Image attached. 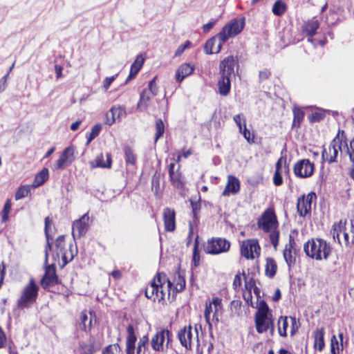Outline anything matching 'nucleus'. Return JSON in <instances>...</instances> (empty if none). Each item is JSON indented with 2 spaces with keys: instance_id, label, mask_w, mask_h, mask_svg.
I'll list each match as a JSON object with an SVG mask.
<instances>
[{
  "instance_id": "47",
  "label": "nucleus",
  "mask_w": 354,
  "mask_h": 354,
  "mask_svg": "<svg viewBox=\"0 0 354 354\" xmlns=\"http://www.w3.org/2000/svg\"><path fill=\"white\" fill-rule=\"evenodd\" d=\"M270 240L274 248V249H277V247L279 244V232L277 229L273 230L272 231H270Z\"/></svg>"
},
{
  "instance_id": "55",
  "label": "nucleus",
  "mask_w": 354,
  "mask_h": 354,
  "mask_svg": "<svg viewBox=\"0 0 354 354\" xmlns=\"http://www.w3.org/2000/svg\"><path fill=\"white\" fill-rule=\"evenodd\" d=\"M156 77H153L149 82V85H148L149 88L147 89L149 91V93H151V95L153 96H156L158 94V87L156 84Z\"/></svg>"
},
{
  "instance_id": "54",
  "label": "nucleus",
  "mask_w": 354,
  "mask_h": 354,
  "mask_svg": "<svg viewBox=\"0 0 354 354\" xmlns=\"http://www.w3.org/2000/svg\"><path fill=\"white\" fill-rule=\"evenodd\" d=\"M301 196H304V203L308 207V209L310 211L313 198H316V195H315V192H311L309 194H308L307 195L304 194Z\"/></svg>"
},
{
  "instance_id": "11",
  "label": "nucleus",
  "mask_w": 354,
  "mask_h": 354,
  "mask_svg": "<svg viewBox=\"0 0 354 354\" xmlns=\"http://www.w3.org/2000/svg\"><path fill=\"white\" fill-rule=\"evenodd\" d=\"M259 227L266 232L277 229L278 223L274 212L266 211L258 223Z\"/></svg>"
},
{
  "instance_id": "52",
  "label": "nucleus",
  "mask_w": 354,
  "mask_h": 354,
  "mask_svg": "<svg viewBox=\"0 0 354 354\" xmlns=\"http://www.w3.org/2000/svg\"><path fill=\"white\" fill-rule=\"evenodd\" d=\"M339 343L336 336L333 335L330 339V352L331 354H337L339 351Z\"/></svg>"
},
{
  "instance_id": "30",
  "label": "nucleus",
  "mask_w": 354,
  "mask_h": 354,
  "mask_svg": "<svg viewBox=\"0 0 354 354\" xmlns=\"http://www.w3.org/2000/svg\"><path fill=\"white\" fill-rule=\"evenodd\" d=\"M293 115L292 128L299 127L304 116V112L300 108L295 107L293 109Z\"/></svg>"
},
{
  "instance_id": "23",
  "label": "nucleus",
  "mask_w": 354,
  "mask_h": 354,
  "mask_svg": "<svg viewBox=\"0 0 354 354\" xmlns=\"http://www.w3.org/2000/svg\"><path fill=\"white\" fill-rule=\"evenodd\" d=\"M218 35L208 39L204 46V50L206 54L218 53Z\"/></svg>"
},
{
  "instance_id": "43",
  "label": "nucleus",
  "mask_w": 354,
  "mask_h": 354,
  "mask_svg": "<svg viewBox=\"0 0 354 354\" xmlns=\"http://www.w3.org/2000/svg\"><path fill=\"white\" fill-rule=\"evenodd\" d=\"M55 246L57 249V254L59 256V253H63L65 249V236L60 235L59 236L55 241Z\"/></svg>"
},
{
  "instance_id": "8",
  "label": "nucleus",
  "mask_w": 354,
  "mask_h": 354,
  "mask_svg": "<svg viewBox=\"0 0 354 354\" xmlns=\"http://www.w3.org/2000/svg\"><path fill=\"white\" fill-rule=\"evenodd\" d=\"M260 246L256 239H248L242 243L241 246V254L247 259H253L254 253L257 256L260 254Z\"/></svg>"
},
{
  "instance_id": "18",
  "label": "nucleus",
  "mask_w": 354,
  "mask_h": 354,
  "mask_svg": "<svg viewBox=\"0 0 354 354\" xmlns=\"http://www.w3.org/2000/svg\"><path fill=\"white\" fill-rule=\"evenodd\" d=\"M127 337L126 343L127 354H134L135 344L137 341V337L135 334L134 328L132 324H129L127 328Z\"/></svg>"
},
{
  "instance_id": "12",
  "label": "nucleus",
  "mask_w": 354,
  "mask_h": 354,
  "mask_svg": "<svg viewBox=\"0 0 354 354\" xmlns=\"http://www.w3.org/2000/svg\"><path fill=\"white\" fill-rule=\"evenodd\" d=\"M89 217L88 213L84 214L80 218L75 221L73 223V236L80 238L84 235L88 230Z\"/></svg>"
},
{
  "instance_id": "31",
  "label": "nucleus",
  "mask_w": 354,
  "mask_h": 354,
  "mask_svg": "<svg viewBox=\"0 0 354 354\" xmlns=\"http://www.w3.org/2000/svg\"><path fill=\"white\" fill-rule=\"evenodd\" d=\"M176 285L174 288V292H180L185 288V279L184 275L180 272H177V277H175L174 280Z\"/></svg>"
},
{
  "instance_id": "64",
  "label": "nucleus",
  "mask_w": 354,
  "mask_h": 354,
  "mask_svg": "<svg viewBox=\"0 0 354 354\" xmlns=\"http://www.w3.org/2000/svg\"><path fill=\"white\" fill-rule=\"evenodd\" d=\"M270 75V72L268 69L260 71L259 74V82H263L267 80Z\"/></svg>"
},
{
  "instance_id": "57",
  "label": "nucleus",
  "mask_w": 354,
  "mask_h": 354,
  "mask_svg": "<svg viewBox=\"0 0 354 354\" xmlns=\"http://www.w3.org/2000/svg\"><path fill=\"white\" fill-rule=\"evenodd\" d=\"M140 71V70L139 69V68H137L135 65H133L132 64L131 66L129 75L125 81V84H127L131 80L133 79L136 76V75L139 73Z\"/></svg>"
},
{
  "instance_id": "45",
  "label": "nucleus",
  "mask_w": 354,
  "mask_h": 354,
  "mask_svg": "<svg viewBox=\"0 0 354 354\" xmlns=\"http://www.w3.org/2000/svg\"><path fill=\"white\" fill-rule=\"evenodd\" d=\"M11 209V203L10 200H7L4 204L3 210L1 211V222L5 223L8 220V214Z\"/></svg>"
},
{
  "instance_id": "33",
  "label": "nucleus",
  "mask_w": 354,
  "mask_h": 354,
  "mask_svg": "<svg viewBox=\"0 0 354 354\" xmlns=\"http://www.w3.org/2000/svg\"><path fill=\"white\" fill-rule=\"evenodd\" d=\"M297 209L300 216H305L308 213L310 212L308 207L305 204L304 201V196H301L297 200Z\"/></svg>"
},
{
  "instance_id": "46",
  "label": "nucleus",
  "mask_w": 354,
  "mask_h": 354,
  "mask_svg": "<svg viewBox=\"0 0 354 354\" xmlns=\"http://www.w3.org/2000/svg\"><path fill=\"white\" fill-rule=\"evenodd\" d=\"M269 307L264 300H261L257 306V311L255 315H268Z\"/></svg>"
},
{
  "instance_id": "51",
  "label": "nucleus",
  "mask_w": 354,
  "mask_h": 354,
  "mask_svg": "<svg viewBox=\"0 0 354 354\" xmlns=\"http://www.w3.org/2000/svg\"><path fill=\"white\" fill-rule=\"evenodd\" d=\"M325 117V114L319 112H315L308 115L309 121L311 123L317 122L322 120Z\"/></svg>"
},
{
  "instance_id": "58",
  "label": "nucleus",
  "mask_w": 354,
  "mask_h": 354,
  "mask_svg": "<svg viewBox=\"0 0 354 354\" xmlns=\"http://www.w3.org/2000/svg\"><path fill=\"white\" fill-rule=\"evenodd\" d=\"M256 286L255 280L253 277L248 278L245 277V288L249 292H251V290Z\"/></svg>"
},
{
  "instance_id": "36",
  "label": "nucleus",
  "mask_w": 354,
  "mask_h": 354,
  "mask_svg": "<svg viewBox=\"0 0 354 354\" xmlns=\"http://www.w3.org/2000/svg\"><path fill=\"white\" fill-rule=\"evenodd\" d=\"M111 115L115 118V120L117 119L120 120L122 118L125 117L126 111L124 108L121 106H113L111 108Z\"/></svg>"
},
{
  "instance_id": "32",
  "label": "nucleus",
  "mask_w": 354,
  "mask_h": 354,
  "mask_svg": "<svg viewBox=\"0 0 354 354\" xmlns=\"http://www.w3.org/2000/svg\"><path fill=\"white\" fill-rule=\"evenodd\" d=\"M286 9V3L282 0H277L272 6V12L276 16H281Z\"/></svg>"
},
{
  "instance_id": "15",
  "label": "nucleus",
  "mask_w": 354,
  "mask_h": 354,
  "mask_svg": "<svg viewBox=\"0 0 354 354\" xmlns=\"http://www.w3.org/2000/svg\"><path fill=\"white\" fill-rule=\"evenodd\" d=\"M168 334V330L163 329L158 331L151 340L152 348L156 351H162L164 349L163 343Z\"/></svg>"
},
{
  "instance_id": "6",
  "label": "nucleus",
  "mask_w": 354,
  "mask_h": 354,
  "mask_svg": "<svg viewBox=\"0 0 354 354\" xmlns=\"http://www.w3.org/2000/svg\"><path fill=\"white\" fill-rule=\"evenodd\" d=\"M230 248V242L224 238H212L204 245V251L207 254H218L227 252Z\"/></svg>"
},
{
  "instance_id": "17",
  "label": "nucleus",
  "mask_w": 354,
  "mask_h": 354,
  "mask_svg": "<svg viewBox=\"0 0 354 354\" xmlns=\"http://www.w3.org/2000/svg\"><path fill=\"white\" fill-rule=\"evenodd\" d=\"M194 69V65L190 63L181 64L176 71L175 77L176 82H181L186 77L192 74Z\"/></svg>"
},
{
  "instance_id": "21",
  "label": "nucleus",
  "mask_w": 354,
  "mask_h": 354,
  "mask_svg": "<svg viewBox=\"0 0 354 354\" xmlns=\"http://www.w3.org/2000/svg\"><path fill=\"white\" fill-rule=\"evenodd\" d=\"M95 165L93 162H91L92 167H102V168H111L112 164V158L110 153H106V161L104 160V156L102 153L97 156L95 160Z\"/></svg>"
},
{
  "instance_id": "41",
  "label": "nucleus",
  "mask_w": 354,
  "mask_h": 354,
  "mask_svg": "<svg viewBox=\"0 0 354 354\" xmlns=\"http://www.w3.org/2000/svg\"><path fill=\"white\" fill-rule=\"evenodd\" d=\"M81 322L80 324V326L82 330L86 331L87 328L90 329L91 328L92 324V318L90 317L88 320V317L86 313H82L80 317Z\"/></svg>"
},
{
  "instance_id": "26",
  "label": "nucleus",
  "mask_w": 354,
  "mask_h": 354,
  "mask_svg": "<svg viewBox=\"0 0 354 354\" xmlns=\"http://www.w3.org/2000/svg\"><path fill=\"white\" fill-rule=\"evenodd\" d=\"M346 221H339L337 223H334L333 227L330 230V234L333 235V239H337L338 242H339V234L341 232H344L346 230Z\"/></svg>"
},
{
  "instance_id": "37",
  "label": "nucleus",
  "mask_w": 354,
  "mask_h": 354,
  "mask_svg": "<svg viewBox=\"0 0 354 354\" xmlns=\"http://www.w3.org/2000/svg\"><path fill=\"white\" fill-rule=\"evenodd\" d=\"M161 174L160 172L156 171L152 176L151 179V189L155 192V194H158L160 190V180Z\"/></svg>"
},
{
  "instance_id": "20",
  "label": "nucleus",
  "mask_w": 354,
  "mask_h": 354,
  "mask_svg": "<svg viewBox=\"0 0 354 354\" xmlns=\"http://www.w3.org/2000/svg\"><path fill=\"white\" fill-rule=\"evenodd\" d=\"M270 320H272L268 315H255L256 330L259 333L266 332L269 328Z\"/></svg>"
},
{
  "instance_id": "56",
  "label": "nucleus",
  "mask_w": 354,
  "mask_h": 354,
  "mask_svg": "<svg viewBox=\"0 0 354 354\" xmlns=\"http://www.w3.org/2000/svg\"><path fill=\"white\" fill-rule=\"evenodd\" d=\"M233 120L236 123V126L239 127V131H242V128L243 127V120H245L242 113L235 115L233 117Z\"/></svg>"
},
{
  "instance_id": "40",
  "label": "nucleus",
  "mask_w": 354,
  "mask_h": 354,
  "mask_svg": "<svg viewBox=\"0 0 354 354\" xmlns=\"http://www.w3.org/2000/svg\"><path fill=\"white\" fill-rule=\"evenodd\" d=\"M165 132V125L162 120L158 118L156 120V135L155 142L163 135Z\"/></svg>"
},
{
  "instance_id": "5",
  "label": "nucleus",
  "mask_w": 354,
  "mask_h": 354,
  "mask_svg": "<svg viewBox=\"0 0 354 354\" xmlns=\"http://www.w3.org/2000/svg\"><path fill=\"white\" fill-rule=\"evenodd\" d=\"M39 287L33 278H31L24 289L21 296L17 301L19 308L28 307L29 304L34 303L38 296Z\"/></svg>"
},
{
  "instance_id": "9",
  "label": "nucleus",
  "mask_w": 354,
  "mask_h": 354,
  "mask_svg": "<svg viewBox=\"0 0 354 354\" xmlns=\"http://www.w3.org/2000/svg\"><path fill=\"white\" fill-rule=\"evenodd\" d=\"M314 164L308 159L298 161L294 166V173L299 178H308L313 175Z\"/></svg>"
},
{
  "instance_id": "34",
  "label": "nucleus",
  "mask_w": 354,
  "mask_h": 354,
  "mask_svg": "<svg viewBox=\"0 0 354 354\" xmlns=\"http://www.w3.org/2000/svg\"><path fill=\"white\" fill-rule=\"evenodd\" d=\"M32 187V186L28 185L21 186L15 193V200L18 201L27 196L28 194L30 192Z\"/></svg>"
},
{
  "instance_id": "39",
  "label": "nucleus",
  "mask_w": 354,
  "mask_h": 354,
  "mask_svg": "<svg viewBox=\"0 0 354 354\" xmlns=\"http://www.w3.org/2000/svg\"><path fill=\"white\" fill-rule=\"evenodd\" d=\"M283 258L288 266L290 268L295 263V257L292 254V250L290 248H288V245L286 246V248L283 250Z\"/></svg>"
},
{
  "instance_id": "60",
  "label": "nucleus",
  "mask_w": 354,
  "mask_h": 354,
  "mask_svg": "<svg viewBox=\"0 0 354 354\" xmlns=\"http://www.w3.org/2000/svg\"><path fill=\"white\" fill-rule=\"evenodd\" d=\"M273 183L276 186H279L283 183L282 176L279 171H275L273 177Z\"/></svg>"
},
{
  "instance_id": "22",
  "label": "nucleus",
  "mask_w": 354,
  "mask_h": 354,
  "mask_svg": "<svg viewBox=\"0 0 354 354\" xmlns=\"http://www.w3.org/2000/svg\"><path fill=\"white\" fill-rule=\"evenodd\" d=\"M314 347L322 351L325 346L324 343V328L323 327L317 328L314 332Z\"/></svg>"
},
{
  "instance_id": "50",
  "label": "nucleus",
  "mask_w": 354,
  "mask_h": 354,
  "mask_svg": "<svg viewBox=\"0 0 354 354\" xmlns=\"http://www.w3.org/2000/svg\"><path fill=\"white\" fill-rule=\"evenodd\" d=\"M240 133L243 135V136L245 138V139L248 142H253V135L251 134L250 131L247 129L246 128V124H245V120H243V127L242 128V131H240Z\"/></svg>"
},
{
  "instance_id": "59",
  "label": "nucleus",
  "mask_w": 354,
  "mask_h": 354,
  "mask_svg": "<svg viewBox=\"0 0 354 354\" xmlns=\"http://www.w3.org/2000/svg\"><path fill=\"white\" fill-rule=\"evenodd\" d=\"M241 274L238 273L235 275L234 281H233V288L235 290H239L241 287Z\"/></svg>"
},
{
  "instance_id": "38",
  "label": "nucleus",
  "mask_w": 354,
  "mask_h": 354,
  "mask_svg": "<svg viewBox=\"0 0 354 354\" xmlns=\"http://www.w3.org/2000/svg\"><path fill=\"white\" fill-rule=\"evenodd\" d=\"M288 318L287 317H280L279 318V328H278V330H279V333L281 336L282 337H286L287 336V333H286V330H287V328H288Z\"/></svg>"
},
{
  "instance_id": "35",
  "label": "nucleus",
  "mask_w": 354,
  "mask_h": 354,
  "mask_svg": "<svg viewBox=\"0 0 354 354\" xmlns=\"http://www.w3.org/2000/svg\"><path fill=\"white\" fill-rule=\"evenodd\" d=\"M125 162L127 165H135L136 162V156L131 147L127 146L124 148Z\"/></svg>"
},
{
  "instance_id": "7",
  "label": "nucleus",
  "mask_w": 354,
  "mask_h": 354,
  "mask_svg": "<svg viewBox=\"0 0 354 354\" xmlns=\"http://www.w3.org/2000/svg\"><path fill=\"white\" fill-rule=\"evenodd\" d=\"M340 133V130H339L338 134L335 136V138L332 140L328 147L330 157L328 158V155L326 149H324L322 157L324 161H327L328 163H331L336 161V158L338 154V151L342 150V147L344 145V139L343 138H340L339 134Z\"/></svg>"
},
{
  "instance_id": "13",
  "label": "nucleus",
  "mask_w": 354,
  "mask_h": 354,
  "mask_svg": "<svg viewBox=\"0 0 354 354\" xmlns=\"http://www.w3.org/2000/svg\"><path fill=\"white\" fill-rule=\"evenodd\" d=\"M75 148L73 146L66 147L56 162V169H63L69 165L75 160Z\"/></svg>"
},
{
  "instance_id": "27",
  "label": "nucleus",
  "mask_w": 354,
  "mask_h": 354,
  "mask_svg": "<svg viewBox=\"0 0 354 354\" xmlns=\"http://www.w3.org/2000/svg\"><path fill=\"white\" fill-rule=\"evenodd\" d=\"M319 27V23L317 20L308 21L303 28V32L307 36L311 37L315 35Z\"/></svg>"
},
{
  "instance_id": "10",
  "label": "nucleus",
  "mask_w": 354,
  "mask_h": 354,
  "mask_svg": "<svg viewBox=\"0 0 354 354\" xmlns=\"http://www.w3.org/2000/svg\"><path fill=\"white\" fill-rule=\"evenodd\" d=\"M60 281L56 274L55 266L54 264L46 265L45 273L41 279V286L46 289L50 286L59 284Z\"/></svg>"
},
{
  "instance_id": "4",
  "label": "nucleus",
  "mask_w": 354,
  "mask_h": 354,
  "mask_svg": "<svg viewBox=\"0 0 354 354\" xmlns=\"http://www.w3.org/2000/svg\"><path fill=\"white\" fill-rule=\"evenodd\" d=\"M245 26V18L234 19L227 24L218 34V50H221L223 44L230 37L239 34Z\"/></svg>"
},
{
  "instance_id": "49",
  "label": "nucleus",
  "mask_w": 354,
  "mask_h": 354,
  "mask_svg": "<svg viewBox=\"0 0 354 354\" xmlns=\"http://www.w3.org/2000/svg\"><path fill=\"white\" fill-rule=\"evenodd\" d=\"M344 146L346 147L347 153L349 156L350 160L354 164V138L350 142V147H348L346 138H344Z\"/></svg>"
},
{
  "instance_id": "14",
  "label": "nucleus",
  "mask_w": 354,
  "mask_h": 354,
  "mask_svg": "<svg viewBox=\"0 0 354 354\" xmlns=\"http://www.w3.org/2000/svg\"><path fill=\"white\" fill-rule=\"evenodd\" d=\"M193 337L192 328L191 326H185L178 333V337L183 346L186 349H192V339Z\"/></svg>"
},
{
  "instance_id": "53",
  "label": "nucleus",
  "mask_w": 354,
  "mask_h": 354,
  "mask_svg": "<svg viewBox=\"0 0 354 354\" xmlns=\"http://www.w3.org/2000/svg\"><path fill=\"white\" fill-rule=\"evenodd\" d=\"M82 354H93L95 351L93 344H87L84 342L80 344Z\"/></svg>"
},
{
  "instance_id": "63",
  "label": "nucleus",
  "mask_w": 354,
  "mask_h": 354,
  "mask_svg": "<svg viewBox=\"0 0 354 354\" xmlns=\"http://www.w3.org/2000/svg\"><path fill=\"white\" fill-rule=\"evenodd\" d=\"M118 76V74L113 75L111 77H106L103 82V86L105 90H107L111 83L115 80V77Z\"/></svg>"
},
{
  "instance_id": "48",
  "label": "nucleus",
  "mask_w": 354,
  "mask_h": 354,
  "mask_svg": "<svg viewBox=\"0 0 354 354\" xmlns=\"http://www.w3.org/2000/svg\"><path fill=\"white\" fill-rule=\"evenodd\" d=\"M198 236L196 238L194 241V245L193 248V261L195 266H197L199 264L200 261V254L199 251L198 250Z\"/></svg>"
},
{
  "instance_id": "25",
  "label": "nucleus",
  "mask_w": 354,
  "mask_h": 354,
  "mask_svg": "<svg viewBox=\"0 0 354 354\" xmlns=\"http://www.w3.org/2000/svg\"><path fill=\"white\" fill-rule=\"evenodd\" d=\"M45 226H44V233L46 238V245L45 247V264H47L48 259V250H50L52 248V243L50 242V235L48 232V226L50 223V220L48 216L46 217L44 219Z\"/></svg>"
},
{
  "instance_id": "62",
  "label": "nucleus",
  "mask_w": 354,
  "mask_h": 354,
  "mask_svg": "<svg viewBox=\"0 0 354 354\" xmlns=\"http://www.w3.org/2000/svg\"><path fill=\"white\" fill-rule=\"evenodd\" d=\"M190 45H191V42L189 41H186L183 45H180V46H178V48H177V50L175 53V55L176 56L180 55L186 48L189 47Z\"/></svg>"
},
{
  "instance_id": "16",
  "label": "nucleus",
  "mask_w": 354,
  "mask_h": 354,
  "mask_svg": "<svg viewBox=\"0 0 354 354\" xmlns=\"http://www.w3.org/2000/svg\"><path fill=\"white\" fill-rule=\"evenodd\" d=\"M175 211L169 207L164 209L163 218L165 230L168 232H173L176 229Z\"/></svg>"
},
{
  "instance_id": "29",
  "label": "nucleus",
  "mask_w": 354,
  "mask_h": 354,
  "mask_svg": "<svg viewBox=\"0 0 354 354\" xmlns=\"http://www.w3.org/2000/svg\"><path fill=\"white\" fill-rule=\"evenodd\" d=\"M277 269V263L274 259L267 258L266 265V275L272 279L274 277Z\"/></svg>"
},
{
  "instance_id": "24",
  "label": "nucleus",
  "mask_w": 354,
  "mask_h": 354,
  "mask_svg": "<svg viewBox=\"0 0 354 354\" xmlns=\"http://www.w3.org/2000/svg\"><path fill=\"white\" fill-rule=\"evenodd\" d=\"M153 97L149 91L145 88L140 95V100L138 103L137 109H140V110H146L148 107V102L151 100V99Z\"/></svg>"
},
{
  "instance_id": "42",
  "label": "nucleus",
  "mask_w": 354,
  "mask_h": 354,
  "mask_svg": "<svg viewBox=\"0 0 354 354\" xmlns=\"http://www.w3.org/2000/svg\"><path fill=\"white\" fill-rule=\"evenodd\" d=\"M101 129V124H96L92 127L91 133H89L88 136H87V145L99 135Z\"/></svg>"
},
{
  "instance_id": "19",
  "label": "nucleus",
  "mask_w": 354,
  "mask_h": 354,
  "mask_svg": "<svg viewBox=\"0 0 354 354\" xmlns=\"http://www.w3.org/2000/svg\"><path fill=\"white\" fill-rule=\"evenodd\" d=\"M240 189V182L239 179L233 176H229L227 183L223 192V196H229L230 194H235Z\"/></svg>"
},
{
  "instance_id": "28",
  "label": "nucleus",
  "mask_w": 354,
  "mask_h": 354,
  "mask_svg": "<svg viewBox=\"0 0 354 354\" xmlns=\"http://www.w3.org/2000/svg\"><path fill=\"white\" fill-rule=\"evenodd\" d=\"M48 178V170L46 168H44L39 171L35 177L32 183L33 187H37L44 183Z\"/></svg>"
},
{
  "instance_id": "61",
  "label": "nucleus",
  "mask_w": 354,
  "mask_h": 354,
  "mask_svg": "<svg viewBox=\"0 0 354 354\" xmlns=\"http://www.w3.org/2000/svg\"><path fill=\"white\" fill-rule=\"evenodd\" d=\"M115 122V118L111 115V111L109 110L105 115L104 123L109 126L112 125Z\"/></svg>"
},
{
  "instance_id": "3",
  "label": "nucleus",
  "mask_w": 354,
  "mask_h": 354,
  "mask_svg": "<svg viewBox=\"0 0 354 354\" xmlns=\"http://www.w3.org/2000/svg\"><path fill=\"white\" fill-rule=\"evenodd\" d=\"M165 282H167V290L169 295L170 290L173 286L172 283L169 280L165 273H158L151 282V284L145 289L146 297L152 299L153 301L156 299H158V302L163 300L165 297V292L162 290V286Z\"/></svg>"
},
{
  "instance_id": "1",
  "label": "nucleus",
  "mask_w": 354,
  "mask_h": 354,
  "mask_svg": "<svg viewBox=\"0 0 354 354\" xmlns=\"http://www.w3.org/2000/svg\"><path fill=\"white\" fill-rule=\"evenodd\" d=\"M238 65L237 60L232 55L223 59L219 64L218 92L222 96L227 95L231 89V78L234 76V66Z\"/></svg>"
},
{
  "instance_id": "2",
  "label": "nucleus",
  "mask_w": 354,
  "mask_h": 354,
  "mask_svg": "<svg viewBox=\"0 0 354 354\" xmlns=\"http://www.w3.org/2000/svg\"><path fill=\"white\" fill-rule=\"evenodd\" d=\"M304 251L306 256L313 259L326 260L331 254L332 247L323 239L313 238L304 243Z\"/></svg>"
},
{
  "instance_id": "44",
  "label": "nucleus",
  "mask_w": 354,
  "mask_h": 354,
  "mask_svg": "<svg viewBox=\"0 0 354 354\" xmlns=\"http://www.w3.org/2000/svg\"><path fill=\"white\" fill-rule=\"evenodd\" d=\"M170 180L172 185L177 188H182L183 187V183L180 180V174L178 172H175L173 174L169 176Z\"/></svg>"
}]
</instances>
